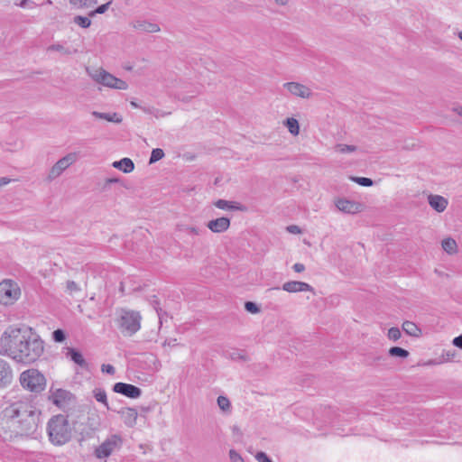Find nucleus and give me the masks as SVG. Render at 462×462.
<instances>
[{
    "label": "nucleus",
    "mask_w": 462,
    "mask_h": 462,
    "mask_svg": "<svg viewBox=\"0 0 462 462\" xmlns=\"http://www.w3.org/2000/svg\"><path fill=\"white\" fill-rule=\"evenodd\" d=\"M2 354L18 363L32 364L44 351V343L29 327L9 326L0 337Z\"/></svg>",
    "instance_id": "nucleus-1"
},
{
    "label": "nucleus",
    "mask_w": 462,
    "mask_h": 462,
    "mask_svg": "<svg viewBox=\"0 0 462 462\" xmlns=\"http://www.w3.org/2000/svg\"><path fill=\"white\" fill-rule=\"evenodd\" d=\"M41 411L29 401H18L5 407L0 417L2 429L15 436H31L38 429Z\"/></svg>",
    "instance_id": "nucleus-2"
},
{
    "label": "nucleus",
    "mask_w": 462,
    "mask_h": 462,
    "mask_svg": "<svg viewBox=\"0 0 462 462\" xmlns=\"http://www.w3.org/2000/svg\"><path fill=\"white\" fill-rule=\"evenodd\" d=\"M50 441L55 446H61L71 439V429L67 418L62 414L52 416L47 424Z\"/></svg>",
    "instance_id": "nucleus-3"
},
{
    "label": "nucleus",
    "mask_w": 462,
    "mask_h": 462,
    "mask_svg": "<svg viewBox=\"0 0 462 462\" xmlns=\"http://www.w3.org/2000/svg\"><path fill=\"white\" fill-rule=\"evenodd\" d=\"M142 316L139 311L121 309L118 311L117 326L124 336L132 337L141 328Z\"/></svg>",
    "instance_id": "nucleus-4"
},
{
    "label": "nucleus",
    "mask_w": 462,
    "mask_h": 462,
    "mask_svg": "<svg viewBox=\"0 0 462 462\" xmlns=\"http://www.w3.org/2000/svg\"><path fill=\"white\" fill-rule=\"evenodd\" d=\"M22 387L34 393H42L46 387V378L38 369L30 368L21 373L19 377Z\"/></svg>",
    "instance_id": "nucleus-5"
},
{
    "label": "nucleus",
    "mask_w": 462,
    "mask_h": 462,
    "mask_svg": "<svg viewBox=\"0 0 462 462\" xmlns=\"http://www.w3.org/2000/svg\"><path fill=\"white\" fill-rule=\"evenodd\" d=\"M87 71L94 81L105 87L121 90H125L128 88L125 81L115 77L101 68L94 70L93 72H90L89 69H87Z\"/></svg>",
    "instance_id": "nucleus-6"
},
{
    "label": "nucleus",
    "mask_w": 462,
    "mask_h": 462,
    "mask_svg": "<svg viewBox=\"0 0 462 462\" xmlns=\"http://www.w3.org/2000/svg\"><path fill=\"white\" fill-rule=\"evenodd\" d=\"M21 295L18 284L12 280H4L0 282V303L11 305L15 302Z\"/></svg>",
    "instance_id": "nucleus-7"
},
{
    "label": "nucleus",
    "mask_w": 462,
    "mask_h": 462,
    "mask_svg": "<svg viewBox=\"0 0 462 462\" xmlns=\"http://www.w3.org/2000/svg\"><path fill=\"white\" fill-rule=\"evenodd\" d=\"M76 161V153H69L60 159L51 169L48 178L54 180Z\"/></svg>",
    "instance_id": "nucleus-8"
},
{
    "label": "nucleus",
    "mask_w": 462,
    "mask_h": 462,
    "mask_svg": "<svg viewBox=\"0 0 462 462\" xmlns=\"http://www.w3.org/2000/svg\"><path fill=\"white\" fill-rule=\"evenodd\" d=\"M113 390L115 393H120L124 396L132 399L139 398L142 394V390L139 387L134 384L121 382L115 383L113 386Z\"/></svg>",
    "instance_id": "nucleus-9"
},
{
    "label": "nucleus",
    "mask_w": 462,
    "mask_h": 462,
    "mask_svg": "<svg viewBox=\"0 0 462 462\" xmlns=\"http://www.w3.org/2000/svg\"><path fill=\"white\" fill-rule=\"evenodd\" d=\"M120 440L121 439L118 436H111L96 449L97 457L105 458L109 457Z\"/></svg>",
    "instance_id": "nucleus-10"
},
{
    "label": "nucleus",
    "mask_w": 462,
    "mask_h": 462,
    "mask_svg": "<svg viewBox=\"0 0 462 462\" xmlns=\"http://www.w3.org/2000/svg\"><path fill=\"white\" fill-rule=\"evenodd\" d=\"M283 88L295 97L309 98L311 96L310 88L299 82L284 83Z\"/></svg>",
    "instance_id": "nucleus-11"
},
{
    "label": "nucleus",
    "mask_w": 462,
    "mask_h": 462,
    "mask_svg": "<svg viewBox=\"0 0 462 462\" xmlns=\"http://www.w3.org/2000/svg\"><path fill=\"white\" fill-rule=\"evenodd\" d=\"M282 290L290 292L296 293L301 291H311L315 293L314 288L307 282L300 281H290L282 284Z\"/></svg>",
    "instance_id": "nucleus-12"
},
{
    "label": "nucleus",
    "mask_w": 462,
    "mask_h": 462,
    "mask_svg": "<svg viewBox=\"0 0 462 462\" xmlns=\"http://www.w3.org/2000/svg\"><path fill=\"white\" fill-rule=\"evenodd\" d=\"M229 226L230 218L226 217L212 219L207 223V227L213 233H223L226 231Z\"/></svg>",
    "instance_id": "nucleus-13"
},
{
    "label": "nucleus",
    "mask_w": 462,
    "mask_h": 462,
    "mask_svg": "<svg viewBox=\"0 0 462 462\" xmlns=\"http://www.w3.org/2000/svg\"><path fill=\"white\" fill-rule=\"evenodd\" d=\"M72 394L64 389H56L51 392L50 399L59 408H62L70 400Z\"/></svg>",
    "instance_id": "nucleus-14"
},
{
    "label": "nucleus",
    "mask_w": 462,
    "mask_h": 462,
    "mask_svg": "<svg viewBox=\"0 0 462 462\" xmlns=\"http://www.w3.org/2000/svg\"><path fill=\"white\" fill-rule=\"evenodd\" d=\"M336 207L344 213L356 214L360 211L361 205L353 200L339 199L336 201Z\"/></svg>",
    "instance_id": "nucleus-15"
},
{
    "label": "nucleus",
    "mask_w": 462,
    "mask_h": 462,
    "mask_svg": "<svg viewBox=\"0 0 462 462\" xmlns=\"http://www.w3.org/2000/svg\"><path fill=\"white\" fill-rule=\"evenodd\" d=\"M429 205L438 213H442L446 210L448 200L440 195L430 194L428 196Z\"/></svg>",
    "instance_id": "nucleus-16"
},
{
    "label": "nucleus",
    "mask_w": 462,
    "mask_h": 462,
    "mask_svg": "<svg viewBox=\"0 0 462 462\" xmlns=\"http://www.w3.org/2000/svg\"><path fill=\"white\" fill-rule=\"evenodd\" d=\"M118 413L121 415L125 424L128 427H134L136 424L138 412L134 408H122Z\"/></svg>",
    "instance_id": "nucleus-17"
},
{
    "label": "nucleus",
    "mask_w": 462,
    "mask_h": 462,
    "mask_svg": "<svg viewBox=\"0 0 462 462\" xmlns=\"http://www.w3.org/2000/svg\"><path fill=\"white\" fill-rule=\"evenodd\" d=\"M214 205L223 210H236V211H246V207L236 201H230L226 199H217L214 202Z\"/></svg>",
    "instance_id": "nucleus-18"
},
{
    "label": "nucleus",
    "mask_w": 462,
    "mask_h": 462,
    "mask_svg": "<svg viewBox=\"0 0 462 462\" xmlns=\"http://www.w3.org/2000/svg\"><path fill=\"white\" fill-rule=\"evenodd\" d=\"M67 350L66 356L69 357L71 361L82 368L87 369L88 367V364L79 350L72 347H68Z\"/></svg>",
    "instance_id": "nucleus-19"
},
{
    "label": "nucleus",
    "mask_w": 462,
    "mask_h": 462,
    "mask_svg": "<svg viewBox=\"0 0 462 462\" xmlns=\"http://www.w3.org/2000/svg\"><path fill=\"white\" fill-rule=\"evenodd\" d=\"M12 379V369L9 364L0 358V384H6Z\"/></svg>",
    "instance_id": "nucleus-20"
},
{
    "label": "nucleus",
    "mask_w": 462,
    "mask_h": 462,
    "mask_svg": "<svg viewBox=\"0 0 462 462\" xmlns=\"http://www.w3.org/2000/svg\"><path fill=\"white\" fill-rule=\"evenodd\" d=\"M113 167L122 171L125 173H130L134 169V164L133 161L129 158H123L120 161H116L113 162Z\"/></svg>",
    "instance_id": "nucleus-21"
},
{
    "label": "nucleus",
    "mask_w": 462,
    "mask_h": 462,
    "mask_svg": "<svg viewBox=\"0 0 462 462\" xmlns=\"http://www.w3.org/2000/svg\"><path fill=\"white\" fill-rule=\"evenodd\" d=\"M92 116L98 119H104L108 122H113L116 124H120L122 122V116H119L117 113H101L97 111H93Z\"/></svg>",
    "instance_id": "nucleus-22"
},
{
    "label": "nucleus",
    "mask_w": 462,
    "mask_h": 462,
    "mask_svg": "<svg viewBox=\"0 0 462 462\" xmlns=\"http://www.w3.org/2000/svg\"><path fill=\"white\" fill-rule=\"evenodd\" d=\"M134 28L147 32H158L161 30L157 23L145 21L137 22V23L134 25Z\"/></svg>",
    "instance_id": "nucleus-23"
},
{
    "label": "nucleus",
    "mask_w": 462,
    "mask_h": 462,
    "mask_svg": "<svg viewBox=\"0 0 462 462\" xmlns=\"http://www.w3.org/2000/svg\"><path fill=\"white\" fill-rule=\"evenodd\" d=\"M402 329L407 335L411 337H420L421 334V330L419 327L414 322L408 320L403 322Z\"/></svg>",
    "instance_id": "nucleus-24"
},
{
    "label": "nucleus",
    "mask_w": 462,
    "mask_h": 462,
    "mask_svg": "<svg viewBox=\"0 0 462 462\" xmlns=\"http://www.w3.org/2000/svg\"><path fill=\"white\" fill-rule=\"evenodd\" d=\"M443 250L448 254H454L457 252V242L451 238H445L441 243Z\"/></svg>",
    "instance_id": "nucleus-25"
},
{
    "label": "nucleus",
    "mask_w": 462,
    "mask_h": 462,
    "mask_svg": "<svg viewBox=\"0 0 462 462\" xmlns=\"http://www.w3.org/2000/svg\"><path fill=\"white\" fill-rule=\"evenodd\" d=\"M285 126L288 128V131L292 135H298L300 133V125L297 119L293 117L287 118L284 122Z\"/></svg>",
    "instance_id": "nucleus-26"
},
{
    "label": "nucleus",
    "mask_w": 462,
    "mask_h": 462,
    "mask_svg": "<svg viewBox=\"0 0 462 462\" xmlns=\"http://www.w3.org/2000/svg\"><path fill=\"white\" fill-rule=\"evenodd\" d=\"M142 110L146 114L154 116L156 118L164 117L171 114V112H164L162 110L152 106H143L142 107Z\"/></svg>",
    "instance_id": "nucleus-27"
},
{
    "label": "nucleus",
    "mask_w": 462,
    "mask_h": 462,
    "mask_svg": "<svg viewBox=\"0 0 462 462\" xmlns=\"http://www.w3.org/2000/svg\"><path fill=\"white\" fill-rule=\"evenodd\" d=\"M228 356L235 361H248V356L245 350L234 349L229 352Z\"/></svg>",
    "instance_id": "nucleus-28"
},
{
    "label": "nucleus",
    "mask_w": 462,
    "mask_h": 462,
    "mask_svg": "<svg viewBox=\"0 0 462 462\" xmlns=\"http://www.w3.org/2000/svg\"><path fill=\"white\" fill-rule=\"evenodd\" d=\"M388 353L391 356L401 357V358H406L410 355V353L406 349L400 347V346L391 347L389 349Z\"/></svg>",
    "instance_id": "nucleus-29"
},
{
    "label": "nucleus",
    "mask_w": 462,
    "mask_h": 462,
    "mask_svg": "<svg viewBox=\"0 0 462 462\" xmlns=\"http://www.w3.org/2000/svg\"><path fill=\"white\" fill-rule=\"evenodd\" d=\"M93 394L97 402H102L108 409L106 393L104 389L96 388L93 391Z\"/></svg>",
    "instance_id": "nucleus-30"
},
{
    "label": "nucleus",
    "mask_w": 462,
    "mask_h": 462,
    "mask_svg": "<svg viewBox=\"0 0 462 462\" xmlns=\"http://www.w3.org/2000/svg\"><path fill=\"white\" fill-rule=\"evenodd\" d=\"M180 230L190 236H200L202 233L205 232L204 230L198 228L196 226H186V225L181 226L180 227Z\"/></svg>",
    "instance_id": "nucleus-31"
},
{
    "label": "nucleus",
    "mask_w": 462,
    "mask_h": 462,
    "mask_svg": "<svg viewBox=\"0 0 462 462\" xmlns=\"http://www.w3.org/2000/svg\"><path fill=\"white\" fill-rule=\"evenodd\" d=\"M69 4L78 8H88L97 4V0H69Z\"/></svg>",
    "instance_id": "nucleus-32"
},
{
    "label": "nucleus",
    "mask_w": 462,
    "mask_h": 462,
    "mask_svg": "<svg viewBox=\"0 0 462 462\" xmlns=\"http://www.w3.org/2000/svg\"><path fill=\"white\" fill-rule=\"evenodd\" d=\"M47 51H59V52H61L65 55H70L73 53V51H71L68 48H65L62 44L60 43H54V44H51L50 45L48 48H47ZM74 52H76V50L74 51Z\"/></svg>",
    "instance_id": "nucleus-33"
},
{
    "label": "nucleus",
    "mask_w": 462,
    "mask_h": 462,
    "mask_svg": "<svg viewBox=\"0 0 462 462\" xmlns=\"http://www.w3.org/2000/svg\"><path fill=\"white\" fill-rule=\"evenodd\" d=\"M217 402L221 411L226 412L230 411L231 402L227 397L220 395L217 397Z\"/></svg>",
    "instance_id": "nucleus-34"
},
{
    "label": "nucleus",
    "mask_w": 462,
    "mask_h": 462,
    "mask_svg": "<svg viewBox=\"0 0 462 462\" xmlns=\"http://www.w3.org/2000/svg\"><path fill=\"white\" fill-rule=\"evenodd\" d=\"M163 157H164L163 150L161 148H155L152 151V153H151V156L149 159V163L152 164V163L162 160Z\"/></svg>",
    "instance_id": "nucleus-35"
},
{
    "label": "nucleus",
    "mask_w": 462,
    "mask_h": 462,
    "mask_svg": "<svg viewBox=\"0 0 462 462\" xmlns=\"http://www.w3.org/2000/svg\"><path fill=\"white\" fill-rule=\"evenodd\" d=\"M335 150L340 153L354 152L357 150L356 145L339 143L335 146Z\"/></svg>",
    "instance_id": "nucleus-36"
},
{
    "label": "nucleus",
    "mask_w": 462,
    "mask_h": 462,
    "mask_svg": "<svg viewBox=\"0 0 462 462\" xmlns=\"http://www.w3.org/2000/svg\"><path fill=\"white\" fill-rule=\"evenodd\" d=\"M74 23L81 28H88L91 24V20L86 16L77 15L74 17Z\"/></svg>",
    "instance_id": "nucleus-37"
},
{
    "label": "nucleus",
    "mask_w": 462,
    "mask_h": 462,
    "mask_svg": "<svg viewBox=\"0 0 462 462\" xmlns=\"http://www.w3.org/2000/svg\"><path fill=\"white\" fill-rule=\"evenodd\" d=\"M351 180L364 187H371L374 183L372 179L365 177H351Z\"/></svg>",
    "instance_id": "nucleus-38"
},
{
    "label": "nucleus",
    "mask_w": 462,
    "mask_h": 462,
    "mask_svg": "<svg viewBox=\"0 0 462 462\" xmlns=\"http://www.w3.org/2000/svg\"><path fill=\"white\" fill-rule=\"evenodd\" d=\"M154 300H152V304L154 305V309L157 312V315H158V318H159V321L160 323L162 324L164 318L167 317V313L165 311H163L160 307H159V302L158 300H156V296H153Z\"/></svg>",
    "instance_id": "nucleus-39"
},
{
    "label": "nucleus",
    "mask_w": 462,
    "mask_h": 462,
    "mask_svg": "<svg viewBox=\"0 0 462 462\" xmlns=\"http://www.w3.org/2000/svg\"><path fill=\"white\" fill-rule=\"evenodd\" d=\"M387 336H388V338H389V339H391V340H393V341H396V340H398V339L401 337V336H402V334H401V330H400L398 328H396V327H393V328H389V329H388V334H387Z\"/></svg>",
    "instance_id": "nucleus-40"
},
{
    "label": "nucleus",
    "mask_w": 462,
    "mask_h": 462,
    "mask_svg": "<svg viewBox=\"0 0 462 462\" xmlns=\"http://www.w3.org/2000/svg\"><path fill=\"white\" fill-rule=\"evenodd\" d=\"M52 338L55 342L61 343L66 339V334L62 329L58 328L52 332Z\"/></svg>",
    "instance_id": "nucleus-41"
},
{
    "label": "nucleus",
    "mask_w": 462,
    "mask_h": 462,
    "mask_svg": "<svg viewBox=\"0 0 462 462\" xmlns=\"http://www.w3.org/2000/svg\"><path fill=\"white\" fill-rule=\"evenodd\" d=\"M245 309L246 311H248L252 314H256V313L260 312V308L257 306L256 303H254L253 301H246L245 303Z\"/></svg>",
    "instance_id": "nucleus-42"
},
{
    "label": "nucleus",
    "mask_w": 462,
    "mask_h": 462,
    "mask_svg": "<svg viewBox=\"0 0 462 462\" xmlns=\"http://www.w3.org/2000/svg\"><path fill=\"white\" fill-rule=\"evenodd\" d=\"M110 5H111V2H107V3L104 4V5H99L98 7H97L94 11H92L89 14V16H94L97 14H101L106 13Z\"/></svg>",
    "instance_id": "nucleus-43"
},
{
    "label": "nucleus",
    "mask_w": 462,
    "mask_h": 462,
    "mask_svg": "<svg viewBox=\"0 0 462 462\" xmlns=\"http://www.w3.org/2000/svg\"><path fill=\"white\" fill-rule=\"evenodd\" d=\"M229 457L232 462H244V459L241 457V455L235 449L229 450Z\"/></svg>",
    "instance_id": "nucleus-44"
},
{
    "label": "nucleus",
    "mask_w": 462,
    "mask_h": 462,
    "mask_svg": "<svg viewBox=\"0 0 462 462\" xmlns=\"http://www.w3.org/2000/svg\"><path fill=\"white\" fill-rule=\"evenodd\" d=\"M66 288L70 293L80 291L79 286L74 281H68Z\"/></svg>",
    "instance_id": "nucleus-45"
},
{
    "label": "nucleus",
    "mask_w": 462,
    "mask_h": 462,
    "mask_svg": "<svg viewBox=\"0 0 462 462\" xmlns=\"http://www.w3.org/2000/svg\"><path fill=\"white\" fill-rule=\"evenodd\" d=\"M255 458L258 462H273L270 457L263 451L258 452L255 455Z\"/></svg>",
    "instance_id": "nucleus-46"
},
{
    "label": "nucleus",
    "mask_w": 462,
    "mask_h": 462,
    "mask_svg": "<svg viewBox=\"0 0 462 462\" xmlns=\"http://www.w3.org/2000/svg\"><path fill=\"white\" fill-rule=\"evenodd\" d=\"M101 371L103 373H106L108 374H114L116 373V369L115 367L112 365H109V364H104L102 365L101 366Z\"/></svg>",
    "instance_id": "nucleus-47"
},
{
    "label": "nucleus",
    "mask_w": 462,
    "mask_h": 462,
    "mask_svg": "<svg viewBox=\"0 0 462 462\" xmlns=\"http://www.w3.org/2000/svg\"><path fill=\"white\" fill-rule=\"evenodd\" d=\"M453 345L456 346V347H458L460 349H462V334L456 337L453 341H452Z\"/></svg>",
    "instance_id": "nucleus-48"
},
{
    "label": "nucleus",
    "mask_w": 462,
    "mask_h": 462,
    "mask_svg": "<svg viewBox=\"0 0 462 462\" xmlns=\"http://www.w3.org/2000/svg\"><path fill=\"white\" fill-rule=\"evenodd\" d=\"M292 269L296 273H301V272H303L305 270V265L303 263H296L293 264Z\"/></svg>",
    "instance_id": "nucleus-49"
},
{
    "label": "nucleus",
    "mask_w": 462,
    "mask_h": 462,
    "mask_svg": "<svg viewBox=\"0 0 462 462\" xmlns=\"http://www.w3.org/2000/svg\"><path fill=\"white\" fill-rule=\"evenodd\" d=\"M287 230L291 234H300V228L298 226L291 225L287 227Z\"/></svg>",
    "instance_id": "nucleus-50"
},
{
    "label": "nucleus",
    "mask_w": 462,
    "mask_h": 462,
    "mask_svg": "<svg viewBox=\"0 0 462 462\" xmlns=\"http://www.w3.org/2000/svg\"><path fill=\"white\" fill-rule=\"evenodd\" d=\"M119 180L117 178H108L105 180L104 189H106L112 183H116Z\"/></svg>",
    "instance_id": "nucleus-51"
},
{
    "label": "nucleus",
    "mask_w": 462,
    "mask_h": 462,
    "mask_svg": "<svg viewBox=\"0 0 462 462\" xmlns=\"http://www.w3.org/2000/svg\"><path fill=\"white\" fill-rule=\"evenodd\" d=\"M92 433H93V430L91 429H88L86 432L81 431L80 432L81 438L79 440H83L86 438L91 437Z\"/></svg>",
    "instance_id": "nucleus-52"
},
{
    "label": "nucleus",
    "mask_w": 462,
    "mask_h": 462,
    "mask_svg": "<svg viewBox=\"0 0 462 462\" xmlns=\"http://www.w3.org/2000/svg\"><path fill=\"white\" fill-rule=\"evenodd\" d=\"M10 182V180L7 178H1L0 179V186L6 185Z\"/></svg>",
    "instance_id": "nucleus-53"
},
{
    "label": "nucleus",
    "mask_w": 462,
    "mask_h": 462,
    "mask_svg": "<svg viewBox=\"0 0 462 462\" xmlns=\"http://www.w3.org/2000/svg\"><path fill=\"white\" fill-rule=\"evenodd\" d=\"M454 111L460 116H462V106L454 108Z\"/></svg>",
    "instance_id": "nucleus-54"
},
{
    "label": "nucleus",
    "mask_w": 462,
    "mask_h": 462,
    "mask_svg": "<svg viewBox=\"0 0 462 462\" xmlns=\"http://www.w3.org/2000/svg\"><path fill=\"white\" fill-rule=\"evenodd\" d=\"M130 105L134 107V108H141L142 109V106H140L135 101H131L130 102Z\"/></svg>",
    "instance_id": "nucleus-55"
},
{
    "label": "nucleus",
    "mask_w": 462,
    "mask_h": 462,
    "mask_svg": "<svg viewBox=\"0 0 462 462\" xmlns=\"http://www.w3.org/2000/svg\"><path fill=\"white\" fill-rule=\"evenodd\" d=\"M232 431H233L234 433H237V434H240V433H241V432H240V429H239L237 426H233V428H232Z\"/></svg>",
    "instance_id": "nucleus-56"
},
{
    "label": "nucleus",
    "mask_w": 462,
    "mask_h": 462,
    "mask_svg": "<svg viewBox=\"0 0 462 462\" xmlns=\"http://www.w3.org/2000/svg\"><path fill=\"white\" fill-rule=\"evenodd\" d=\"M277 4L280 5H285L287 3V0H275Z\"/></svg>",
    "instance_id": "nucleus-57"
},
{
    "label": "nucleus",
    "mask_w": 462,
    "mask_h": 462,
    "mask_svg": "<svg viewBox=\"0 0 462 462\" xmlns=\"http://www.w3.org/2000/svg\"><path fill=\"white\" fill-rule=\"evenodd\" d=\"M27 0H22L21 3L18 5L21 7H24L26 5Z\"/></svg>",
    "instance_id": "nucleus-58"
},
{
    "label": "nucleus",
    "mask_w": 462,
    "mask_h": 462,
    "mask_svg": "<svg viewBox=\"0 0 462 462\" xmlns=\"http://www.w3.org/2000/svg\"><path fill=\"white\" fill-rule=\"evenodd\" d=\"M458 37H459L460 40H462V32H458Z\"/></svg>",
    "instance_id": "nucleus-59"
},
{
    "label": "nucleus",
    "mask_w": 462,
    "mask_h": 462,
    "mask_svg": "<svg viewBox=\"0 0 462 462\" xmlns=\"http://www.w3.org/2000/svg\"><path fill=\"white\" fill-rule=\"evenodd\" d=\"M143 411H149V409H148V408H147V409H146V408H143Z\"/></svg>",
    "instance_id": "nucleus-60"
}]
</instances>
